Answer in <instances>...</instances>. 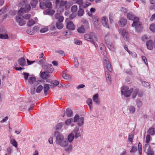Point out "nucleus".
Masks as SVG:
<instances>
[{
	"mask_svg": "<svg viewBox=\"0 0 155 155\" xmlns=\"http://www.w3.org/2000/svg\"><path fill=\"white\" fill-rule=\"evenodd\" d=\"M44 69L46 70L45 71H46L48 73H52L54 71L52 65L50 64L46 63L43 66Z\"/></svg>",
	"mask_w": 155,
	"mask_h": 155,
	"instance_id": "8",
	"label": "nucleus"
},
{
	"mask_svg": "<svg viewBox=\"0 0 155 155\" xmlns=\"http://www.w3.org/2000/svg\"><path fill=\"white\" fill-rule=\"evenodd\" d=\"M142 85L144 87H148L149 88H150V86L149 83L147 82L143 81L142 82Z\"/></svg>",
	"mask_w": 155,
	"mask_h": 155,
	"instance_id": "44",
	"label": "nucleus"
},
{
	"mask_svg": "<svg viewBox=\"0 0 155 155\" xmlns=\"http://www.w3.org/2000/svg\"><path fill=\"white\" fill-rule=\"evenodd\" d=\"M77 31L79 33H84L85 31V29L83 25H82L80 27H78L77 29Z\"/></svg>",
	"mask_w": 155,
	"mask_h": 155,
	"instance_id": "23",
	"label": "nucleus"
},
{
	"mask_svg": "<svg viewBox=\"0 0 155 155\" xmlns=\"http://www.w3.org/2000/svg\"><path fill=\"white\" fill-rule=\"evenodd\" d=\"M134 17V16L131 13H129L127 14V18L130 20H132Z\"/></svg>",
	"mask_w": 155,
	"mask_h": 155,
	"instance_id": "47",
	"label": "nucleus"
},
{
	"mask_svg": "<svg viewBox=\"0 0 155 155\" xmlns=\"http://www.w3.org/2000/svg\"><path fill=\"white\" fill-rule=\"evenodd\" d=\"M78 9V8L76 5H74L71 8V11L74 12L77 11Z\"/></svg>",
	"mask_w": 155,
	"mask_h": 155,
	"instance_id": "49",
	"label": "nucleus"
},
{
	"mask_svg": "<svg viewBox=\"0 0 155 155\" xmlns=\"http://www.w3.org/2000/svg\"><path fill=\"white\" fill-rule=\"evenodd\" d=\"M150 30L153 32H155V25L152 24L150 26Z\"/></svg>",
	"mask_w": 155,
	"mask_h": 155,
	"instance_id": "45",
	"label": "nucleus"
},
{
	"mask_svg": "<svg viewBox=\"0 0 155 155\" xmlns=\"http://www.w3.org/2000/svg\"><path fill=\"white\" fill-rule=\"evenodd\" d=\"M48 73L45 71L42 72H41V77L43 79H46L48 77Z\"/></svg>",
	"mask_w": 155,
	"mask_h": 155,
	"instance_id": "17",
	"label": "nucleus"
},
{
	"mask_svg": "<svg viewBox=\"0 0 155 155\" xmlns=\"http://www.w3.org/2000/svg\"><path fill=\"white\" fill-rule=\"evenodd\" d=\"M8 37L7 34H0V38L1 39H8Z\"/></svg>",
	"mask_w": 155,
	"mask_h": 155,
	"instance_id": "42",
	"label": "nucleus"
},
{
	"mask_svg": "<svg viewBox=\"0 0 155 155\" xmlns=\"http://www.w3.org/2000/svg\"><path fill=\"white\" fill-rule=\"evenodd\" d=\"M100 49L101 51V54L104 56H105L106 54V52L105 50V47L104 45L101 43L100 45Z\"/></svg>",
	"mask_w": 155,
	"mask_h": 155,
	"instance_id": "16",
	"label": "nucleus"
},
{
	"mask_svg": "<svg viewBox=\"0 0 155 155\" xmlns=\"http://www.w3.org/2000/svg\"><path fill=\"white\" fill-rule=\"evenodd\" d=\"M24 9L21 8L18 12V15L16 16V21L18 23L19 25L22 26L25 25L26 23V21L23 19H21L22 15H23Z\"/></svg>",
	"mask_w": 155,
	"mask_h": 155,
	"instance_id": "2",
	"label": "nucleus"
},
{
	"mask_svg": "<svg viewBox=\"0 0 155 155\" xmlns=\"http://www.w3.org/2000/svg\"><path fill=\"white\" fill-rule=\"evenodd\" d=\"M48 31V29L47 28H45L41 29L40 31L41 33H44L47 31Z\"/></svg>",
	"mask_w": 155,
	"mask_h": 155,
	"instance_id": "63",
	"label": "nucleus"
},
{
	"mask_svg": "<svg viewBox=\"0 0 155 155\" xmlns=\"http://www.w3.org/2000/svg\"><path fill=\"white\" fill-rule=\"evenodd\" d=\"M143 149L148 155H153V152L151 150L150 147L148 144H146L143 147Z\"/></svg>",
	"mask_w": 155,
	"mask_h": 155,
	"instance_id": "5",
	"label": "nucleus"
},
{
	"mask_svg": "<svg viewBox=\"0 0 155 155\" xmlns=\"http://www.w3.org/2000/svg\"><path fill=\"white\" fill-rule=\"evenodd\" d=\"M128 109L130 113L133 114L135 111V108L133 106H130L128 108Z\"/></svg>",
	"mask_w": 155,
	"mask_h": 155,
	"instance_id": "35",
	"label": "nucleus"
},
{
	"mask_svg": "<svg viewBox=\"0 0 155 155\" xmlns=\"http://www.w3.org/2000/svg\"><path fill=\"white\" fill-rule=\"evenodd\" d=\"M35 24V21L32 19H30L28 21L27 25L28 26H31Z\"/></svg>",
	"mask_w": 155,
	"mask_h": 155,
	"instance_id": "34",
	"label": "nucleus"
},
{
	"mask_svg": "<svg viewBox=\"0 0 155 155\" xmlns=\"http://www.w3.org/2000/svg\"><path fill=\"white\" fill-rule=\"evenodd\" d=\"M104 63L105 66L106 67L107 71L111 72L112 71L111 64L107 58L105 59L104 61Z\"/></svg>",
	"mask_w": 155,
	"mask_h": 155,
	"instance_id": "10",
	"label": "nucleus"
},
{
	"mask_svg": "<svg viewBox=\"0 0 155 155\" xmlns=\"http://www.w3.org/2000/svg\"><path fill=\"white\" fill-rule=\"evenodd\" d=\"M76 14L73 13L71 14L69 16V18H67V19H69V21H70V20H71L73 19L74 18L76 17Z\"/></svg>",
	"mask_w": 155,
	"mask_h": 155,
	"instance_id": "52",
	"label": "nucleus"
},
{
	"mask_svg": "<svg viewBox=\"0 0 155 155\" xmlns=\"http://www.w3.org/2000/svg\"><path fill=\"white\" fill-rule=\"evenodd\" d=\"M43 88V87L42 86H41V85H39L38 87H37V88L36 90V92H37L38 93H39L42 90Z\"/></svg>",
	"mask_w": 155,
	"mask_h": 155,
	"instance_id": "48",
	"label": "nucleus"
},
{
	"mask_svg": "<svg viewBox=\"0 0 155 155\" xmlns=\"http://www.w3.org/2000/svg\"><path fill=\"white\" fill-rule=\"evenodd\" d=\"M45 12L49 15H53L55 11L53 9H47L45 11Z\"/></svg>",
	"mask_w": 155,
	"mask_h": 155,
	"instance_id": "29",
	"label": "nucleus"
},
{
	"mask_svg": "<svg viewBox=\"0 0 155 155\" xmlns=\"http://www.w3.org/2000/svg\"><path fill=\"white\" fill-rule=\"evenodd\" d=\"M105 76L107 83L108 84L111 83V80L110 78L109 73L108 72H105Z\"/></svg>",
	"mask_w": 155,
	"mask_h": 155,
	"instance_id": "26",
	"label": "nucleus"
},
{
	"mask_svg": "<svg viewBox=\"0 0 155 155\" xmlns=\"http://www.w3.org/2000/svg\"><path fill=\"white\" fill-rule=\"evenodd\" d=\"M36 78H35L34 77H30L28 79V82L29 83L32 85L34 84V85L36 86L38 84V82L36 81Z\"/></svg>",
	"mask_w": 155,
	"mask_h": 155,
	"instance_id": "15",
	"label": "nucleus"
},
{
	"mask_svg": "<svg viewBox=\"0 0 155 155\" xmlns=\"http://www.w3.org/2000/svg\"><path fill=\"white\" fill-rule=\"evenodd\" d=\"M65 22L67 23V28L71 30H74L75 29V26L73 23L69 21V19H66Z\"/></svg>",
	"mask_w": 155,
	"mask_h": 155,
	"instance_id": "4",
	"label": "nucleus"
},
{
	"mask_svg": "<svg viewBox=\"0 0 155 155\" xmlns=\"http://www.w3.org/2000/svg\"><path fill=\"white\" fill-rule=\"evenodd\" d=\"M82 22L85 26V28L87 29L89 27V24L88 21L86 19H84L82 21Z\"/></svg>",
	"mask_w": 155,
	"mask_h": 155,
	"instance_id": "39",
	"label": "nucleus"
},
{
	"mask_svg": "<svg viewBox=\"0 0 155 155\" xmlns=\"http://www.w3.org/2000/svg\"><path fill=\"white\" fill-rule=\"evenodd\" d=\"M18 64L20 66H24L26 64L25 61L24 57L20 58L18 61Z\"/></svg>",
	"mask_w": 155,
	"mask_h": 155,
	"instance_id": "18",
	"label": "nucleus"
},
{
	"mask_svg": "<svg viewBox=\"0 0 155 155\" xmlns=\"http://www.w3.org/2000/svg\"><path fill=\"white\" fill-rule=\"evenodd\" d=\"M62 77L63 78L66 80H68L69 79L68 75L66 74H63Z\"/></svg>",
	"mask_w": 155,
	"mask_h": 155,
	"instance_id": "60",
	"label": "nucleus"
},
{
	"mask_svg": "<svg viewBox=\"0 0 155 155\" xmlns=\"http://www.w3.org/2000/svg\"><path fill=\"white\" fill-rule=\"evenodd\" d=\"M54 136L57 135L55 142L56 143L62 147H66L65 150L69 152L71 151L72 146L71 144L68 145V142L67 139L64 138V136L59 134L58 132L56 131L54 133Z\"/></svg>",
	"mask_w": 155,
	"mask_h": 155,
	"instance_id": "1",
	"label": "nucleus"
},
{
	"mask_svg": "<svg viewBox=\"0 0 155 155\" xmlns=\"http://www.w3.org/2000/svg\"><path fill=\"white\" fill-rule=\"evenodd\" d=\"M55 52L60 54L62 56H65L64 51L62 50L57 51Z\"/></svg>",
	"mask_w": 155,
	"mask_h": 155,
	"instance_id": "55",
	"label": "nucleus"
},
{
	"mask_svg": "<svg viewBox=\"0 0 155 155\" xmlns=\"http://www.w3.org/2000/svg\"><path fill=\"white\" fill-rule=\"evenodd\" d=\"M30 17L31 15L29 14H25V15L23 16V18L25 19H28Z\"/></svg>",
	"mask_w": 155,
	"mask_h": 155,
	"instance_id": "58",
	"label": "nucleus"
},
{
	"mask_svg": "<svg viewBox=\"0 0 155 155\" xmlns=\"http://www.w3.org/2000/svg\"><path fill=\"white\" fill-rule=\"evenodd\" d=\"M23 75L24 76L25 80H27L29 75V74L28 73L25 72L23 73Z\"/></svg>",
	"mask_w": 155,
	"mask_h": 155,
	"instance_id": "57",
	"label": "nucleus"
},
{
	"mask_svg": "<svg viewBox=\"0 0 155 155\" xmlns=\"http://www.w3.org/2000/svg\"><path fill=\"white\" fill-rule=\"evenodd\" d=\"M46 8H52V4L51 2H46Z\"/></svg>",
	"mask_w": 155,
	"mask_h": 155,
	"instance_id": "43",
	"label": "nucleus"
},
{
	"mask_svg": "<svg viewBox=\"0 0 155 155\" xmlns=\"http://www.w3.org/2000/svg\"><path fill=\"white\" fill-rule=\"evenodd\" d=\"M74 134L73 133L70 134L68 137V141L70 143L71 142L74 138Z\"/></svg>",
	"mask_w": 155,
	"mask_h": 155,
	"instance_id": "32",
	"label": "nucleus"
},
{
	"mask_svg": "<svg viewBox=\"0 0 155 155\" xmlns=\"http://www.w3.org/2000/svg\"><path fill=\"white\" fill-rule=\"evenodd\" d=\"M26 32L28 34L30 35H32L34 34V31L31 29H28L27 30Z\"/></svg>",
	"mask_w": 155,
	"mask_h": 155,
	"instance_id": "53",
	"label": "nucleus"
},
{
	"mask_svg": "<svg viewBox=\"0 0 155 155\" xmlns=\"http://www.w3.org/2000/svg\"><path fill=\"white\" fill-rule=\"evenodd\" d=\"M87 103L89 105L90 110L93 108L92 101L91 99H88L87 101Z\"/></svg>",
	"mask_w": 155,
	"mask_h": 155,
	"instance_id": "28",
	"label": "nucleus"
},
{
	"mask_svg": "<svg viewBox=\"0 0 155 155\" xmlns=\"http://www.w3.org/2000/svg\"><path fill=\"white\" fill-rule=\"evenodd\" d=\"M129 87L127 86H124L121 88V94L123 95H124L125 97H129L130 95L132 92L133 91V88H131L130 90H129Z\"/></svg>",
	"mask_w": 155,
	"mask_h": 155,
	"instance_id": "3",
	"label": "nucleus"
},
{
	"mask_svg": "<svg viewBox=\"0 0 155 155\" xmlns=\"http://www.w3.org/2000/svg\"><path fill=\"white\" fill-rule=\"evenodd\" d=\"M139 20L138 18L137 17L134 18L133 23L132 26L133 27H134L136 29L140 27L141 25V23L139 21Z\"/></svg>",
	"mask_w": 155,
	"mask_h": 155,
	"instance_id": "9",
	"label": "nucleus"
},
{
	"mask_svg": "<svg viewBox=\"0 0 155 155\" xmlns=\"http://www.w3.org/2000/svg\"><path fill=\"white\" fill-rule=\"evenodd\" d=\"M150 135L149 134H148L146 137V142L147 143H148L150 140Z\"/></svg>",
	"mask_w": 155,
	"mask_h": 155,
	"instance_id": "61",
	"label": "nucleus"
},
{
	"mask_svg": "<svg viewBox=\"0 0 155 155\" xmlns=\"http://www.w3.org/2000/svg\"><path fill=\"white\" fill-rule=\"evenodd\" d=\"M72 111L71 109H67L66 110V114L68 117H70L72 115Z\"/></svg>",
	"mask_w": 155,
	"mask_h": 155,
	"instance_id": "31",
	"label": "nucleus"
},
{
	"mask_svg": "<svg viewBox=\"0 0 155 155\" xmlns=\"http://www.w3.org/2000/svg\"><path fill=\"white\" fill-rule=\"evenodd\" d=\"M71 5V4L70 2H67L65 6V9H67L69 8Z\"/></svg>",
	"mask_w": 155,
	"mask_h": 155,
	"instance_id": "51",
	"label": "nucleus"
},
{
	"mask_svg": "<svg viewBox=\"0 0 155 155\" xmlns=\"http://www.w3.org/2000/svg\"><path fill=\"white\" fill-rule=\"evenodd\" d=\"M40 7L42 9H45L46 8L45 2H41L40 3Z\"/></svg>",
	"mask_w": 155,
	"mask_h": 155,
	"instance_id": "46",
	"label": "nucleus"
},
{
	"mask_svg": "<svg viewBox=\"0 0 155 155\" xmlns=\"http://www.w3.org/2000/svg\"><path fill=\"white\" fill-rule=\"evenodd\" d=\"M119 33L123 36L124 39L126 41H128L129 38L128 32L126 31L125 29L121 28L119 30Z\"/></svg>",
	"mask_w": 155,
	"mask_h": 155,
	"instance_id": "7",
	"label": "nucleus"
},
{
	"mask_svg": "<svg viewBox=\"0 0 155 155\" xmlns=\"http://www.w3.org/2000/svg\"><path fill=\"white\" fill-rule=\"evenodd\" d=\"M134 132V130H133L130 133V134L129 135L128 140L130 142H132L133 139V137Z\"/></svg>",
	"mask_w": 155,
	"mask_h": 155,
	"instance_id": "27",
	"label": "nucleus"
},
{
	"mask_svg": "<svg viewBox=\"0 0 155 155\" xmlns=\"http://www.w3.org/2000/svg\"><path fill=\"white\" fill-rule=\"evenodd\" d=\"M62 126V124L61 123H58L56 126V129L57 130L60 129L61 128Z\"/></svg>",
	"mask_w": 155,
	"mask_h": 155,
	"instance_id": "54",
	"label": "nucleus"
},
{
	"mask_svg": "<svg viewBox=\"0 0 155 155\" xmlns=\"http://www.w3.org/2000/svg\"><path fill=\"white\" fill-rule=\"evenodd\" d=\"M138 151L139 153L140 154V155H141L142 153V145L141 144L139 143L138 144Z\"/></svg>",
	"mask_w": 155,
	"mask_h": 155,
	"instance_id": "50",
	"label": "nucleus"
},
{
	"mask_svg": "<svg viewBox=\"0 0 155 155\" xmlns=\"http://www.w3.org/2000/svg\"><path fill=\"white\" fill-rule=\"evenodd\" d=\"M67 1H61V2H60V7H59V8H58L59 10H60V11L61 12H63V8L61 7V6H65V5H66V3H67Z\"/></svg>",
	"mask_w": 155,
	"mask_h": 155,
	"instance_id": "21",
	"label": "nucleus"
},
{
	"mask_svg": "<svg viewBox=\"0 0 155 155\" xmlns=\"http://www.w3.org/2000/svg\"><path fill=\"white\" fill-rule=\"evenodd\" d=\"M92 21L95 27L98 29L100 28V25L99 23V18L96 15L92 16Z\"/></svg>",
	"mask_w": 155,
	"mask_h": 155,
	"instance_id": "6",
	"label": "nucleus"
},
{
	"mask_svg": "<svg viewBox=\"0 0 155 155\" xmlns=\"http://www.w3.org/2000/svg\"><path fill=\"white\" fill-rule=\"evenodd\" d=\"M50 88L49 85L48 84H45L44 85V91L45 95H47V92Z\"/></svg>",
	"mask_w": 155,
	"mask_h": 155,
	"instance_id": "24",
	"label": "nucleus"
},
{
	"mask_svg": "<svg viewBox=\"0 0 155 155\" xmlns=\"http://www.w3.org/2000/svg\"><path fill=\"white\" fill-rule=\"evenodd\" d=\"M79 118H79V116L78 115V114L76 115L74 117V122H77V121H78V119Z\"/></svg>",
	"mask_w": 155,
	"mask_h": 155,
	"instance_id": "59",
	"label": "nucleus"
},
{
	"mask_svg": "<svg viewBox=\"0 0 155 155\" xmlns=\"http://www.w3.org/2000/svg\"><path fill=\"white\" fill-rule=\"evenodd\" d=\"M38 3V1L37 0H33L31 2V4L32 8H35Z\"/></svg>",
	"mask_w": 155,
	"mask_h": 155,
	"instance_id": "41",
	"label": "nucleus"
},
{
	"mask_svg": "<svg viewBox=\"0 0 155 155\" xmlns=\"http://www.w3.org/2000/svg\"><path fill=\"white\" fill-rule=\"evenodd\" d=\"M84 38L85 39L88 41L92 42L93 39L92 38L91 36L89 35H86L84 36Z\"/></svg>",
	"mask_w": 155,
	"mask_h": 155,
	"instance_id": "30",
	"label": "nucleus"
},
{
	"mask_svg": "<svg viewBox=\"0 0 155 155\" xmlns=\"http://www.w3.org/2000/svg\"><path fill=\"white\" fill-rule=\"evenodd\" d=\"M142 58L143 60L144 61V63L147 65V61L146 57L144 56H142Z\"/></svg>",
	"mask_w": 155,
	"mask_h": 155,
	"instance_id": "62",
	"label": "nucleus"
},
{
	"mask_svg": "<svg viewBox=\"0 0 155 155\" xmlns=\"http://www.w3.org/2000/svg\"><path fill=\"white\" fill-rule=\"evenodd\" d=\"M88 5L87 4H86L85 5H83L82 6H80L79 7V10L78 12V16L81 17L82 16L84 12V10L81 8L83 7L84 8H86Z\"/></svg>",
	"mask_w": 155,
	"mask_h": 155,
	"instance_id": "11",
	"label": "nucleus"
},
{
	"mask_svg": "<svg viewBox=\"0 0 155 155\" xmlns=\"http://www.w3.org/2000/svg\"><path fill=\"white\" fill-rule=\"evenodd\" d=\"M11 143L15 147H18L17 143V142L15 139H12L11 140Z\"/></svg>",
	"mask_w": 155,
	"mask_h": 155,
	"instance_id": "40",
	"label": "nucleus"
},
{
	"mask_svg": "<svg viewBox=\"0 0 155 155\" xmlns=\"http://www.w3.org/2000/svg\"><path fill=\"white\" fill-rule=\"evenodd\" d=\"M147 132L151 135H153L155 134V129L153 127H150L148 130Z\"/></svg>",
	"mask_w": 155,
	"mask_h": 155,
	"instance_id": "37",
	"label": "nucleus"
},
{
	"mask_svg": "<svg viewBox=\"0 0 155 155\" xmlns=\"http://www.w3.org/2000/svg\"><path fill=\"white\" fill-rule=\"evenodd\" d=\"M136 103L137 107L138 108L141 107L142 105V101L139 99H137L136 101Z\"/></svg>",
	"mask_w": 155,
	"mask_h": 155,
	"instance_id": "36",
	"label": "nucleus"
},
{
	"mask_svg": "<svg viewBox=\"0 0 155 155\" xmlns=\"http://www.w3.org/2000/svg\"><path fill=\"white\" fill-rule=\"evenodd\" d=\"M7 153L8 154L10 155L12 152V149L11 147H9L7 149Z\"/></svg>",
	"mask_w": 155,
	"mask_h": 155,
	"instance_id": "56",
	"label": "nucleus"
},
{
	"mask_svg": "<svg viewBox=\"0 0 155 155\" xmlns=\"http://www.w3.org/2000/svg\"><path fill=\"white\" fill-rule=\"evenodd\" d=\"M54 17L58 21L63 22L64 20V17L60 12L56 13L54 15Z\"/></svg>",
	"mask_w": 155,
	"mask_h": 155,
	"instance_id": "12",
	"label": "nucleus"
},
{
	"mask_svg": "<svg viewBox=\"0 0 155 155\" xmlns=\"http://www.w3.org/2000/svg\"><path fill=\"white\" fill-rule=\"evenodd\" d=\"M127 20L125 18H122L119 21V24L121 27L124 26L127 24Z\"/></svg>",
	"mask_w": 155,
	"mask_h": 155,
	"instance_id": "19",
	"label": "nucleus"
},
{
	"mask_svg": "<svg viewBox=\"0 0 155 155\" xmlns=\"http://www.w3.org/2000/svg\"><path fill=\"white\" fill-rule=\"evenodd\" d=\"M153 42L152 40H149L146 42V45L147 48L150 50L153 49Z\"/></svg>",
	"mask_w": 155,
	"mask_h": 155,
	"instance_id": "20",
	"label": "nucleus"
},
{
	"mask_svg": "<svg viewBox=\"0 0 155 155\" xmlns=\"http://www.w3.org/2000/svg\"><path fill=\"white\" fill-rule=\"evenodd\" d=\"M31 9V7L29 4H26L25 7V10L24 9V11L23 12V14L24 13H25L26 12H28ZM23 9H24L23 8Z\"/></svg>",
	"mask_w": 155,
	"mask_h": 155,
	"instance_id": "38",
	"label": "nucleus"
},
{
	"mask_svg": "<svg viewBox=\"0 0 155 155\" xmlns=\"http://www.w3.org/2000/svg\"><path fill=\"white\" fill-rule=\"evenodd\" d=\"M84 119L83 117H80L78 120V125L80 126L83 125L84 123Z\"/></svg>",
	"mask_w": 155,
	"mask_h": 155,
	"instance_id": "33",
	"label": "nucleus"
},
{
	"mask_svg": "<svg viewBox=\"0 0 155 155\" xmlns=\"http://www.w3.org/2000/svg\"><path fill=\"white\" fill-rule=\"evenodd\" d=\"M101 20L104 26L107 28H109L108 19L106 17L104 16L101 18Z\"/></svg>",
	"mask_w": 155,
	"mask_h": 155,
	"instance_id": "14",
	"label": "nucleus"
},
{
	"mask_svg": "<svg viewBox=\"0 0 155 155\" xmlns=\"http://www.w3.org/2000/svg\"><path fill=\"white\" fill-rule=\"evenodd\" d=\"M62 22L58 21L56 22V26L58 29H60L63 27V25Z\"/></svg>",
	"mask_w": 155,
	"mask_h": 155,
	"instance_id": "25",
	"label": "nucleus"
},
{
	"mask_svg": "<svg viewBox=\"0 0 155 155\" xmlns=\"http://www.w3.org/2000/svg\"><path fill=\"white\" fill-rule=\"evenodd\" d=\"M138 94V96L139 97H142L143 95V93L141 91H139V90L137 89H136L134 91V93L132 95V97L133 98H135L137 94Z\"/></svg>",
	"mask_w": 155,
	"mask_h": 155,
	"instance_id": "13",
	"label": "nucleus"
},
{
	"mask_svg": "<svg viewBox=\"0 0 155 155\" xmlns=\"http://www.w3.org/2000/svg\"><path fill=\"white\" fill-rule=\"evenodd\" d=\"M98 95L96 94L93 96V100L97 104H99L100 103V101L98 98Z\"/></svg>",
	"mask_w": 155,
	"mask_h": 155,
	"instance_id": "22",
	"label": "nucleus"
},
{
	"mask_svg": "<svg viewBox=\"0 0 155 155\" xmlns=\"http://www.w3.org/2000/svg\"><path fill=\"white\" fill-rule=\"evenodd\" d=\"M137 150V148L135 147H132L131 148V150L130 151V152H134Z\"/></svg>",
	"mask_w": 155,
	"mask_h": 155,
	"instance_id": "64",
	"label": "nucleus"
}]
</instances>
